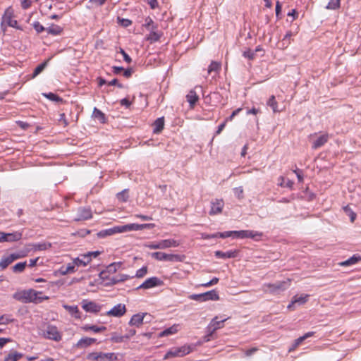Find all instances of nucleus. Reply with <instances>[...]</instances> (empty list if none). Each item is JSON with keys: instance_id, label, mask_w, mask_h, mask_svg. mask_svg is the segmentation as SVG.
Returning a JSON list of instances; mask_svg holds the SVG:
<instances>
[{"instance_id": "5fc2aeb1", "label": "nucleus", "mask_w": 361, "mask_h": 361, "mask_svg": "<svg viewBox=\"0 0 361 361\" xmlns=\"http://www.w3.org/2000/svg\"><path fill=\"white\" fill-rule=\"evenodd\" d=\"M32 26L34 27V29L35 30V31L37 32V33H41L44 31H46V29L42 25L40 24L39 22L38 21H35L33 23H32Z\"/></svg>"}, {"instance_id": "4c0bfd02", "label": "nucleus", "mask_w": 361, "mask_h": 361, "mask_svg": "<svg viewBox=\"0 0 361 361\" xmlns=\"http://www.w3.org/2000/svg\"><path fill=\"white\" fill-rule=\"evenodd\" d=\"M23 354L16 351H11L5 358L4 361H18L22 358Z\"/></svg>"}, {"instance_id": "2eb2a0df", "label": "nucleus", "mask_w": 361, "mask_h": 361, "mask_svg": "<svg viewBox=\"0 0 361 361\" xmlns=\"http://www.w3.org/2000/svg\"><path fill=\"white\" fill-rule=\"evenodd\" d=\"M126 312V307L124 304H117L114 306L109 311L106 312V315L109 317H121Z\"/></svg>"}, {"instance_id": "603ef678", "label": "nucleus", "mask_w": 361, "mask_h": 361, "mask_svg": "<svg viewBox=\"0 0 361 361\" xmlns=\"http://www.w3.org/2000/svg\"><path fill=\"white\" fill-rule=\"evenodd\" d=\"M14 320L15 319L8 314L1 315L0 317V325L8 324L9 323L13 322Z\"/></svg>"}, {"instance_id": "c756f323", "label": "nucleus", "mask_w": 361, "mask_h": 361, "mask_svg": "<svg viewBox=\"0 0 361 361\" xmlns=\"http://www.w3.org/2000/svg\"><path fill=\"white\" fill-rule=\"evenodd\" d=\"M153 126H154L153 132L154 133H160L163 130L164 126V117L158 118L157 119H156L155 121L154 122Z\"/></svg>"}, {"instance_id": "58836bf2", "label": "nucleus", "mask_w": 361, "mask_h": 361, "mask_svg": "<svg viewBox=\"0 0 361 361\" xmlns=\"http://www.w3.org/2000/svg\"><path fill=\"white\" fill-rule=\"evenodd\" d=\"M267 106H270L274 113L280 112L278 109V103L276 101V98L274 95H271L267 102Z\"/></svg>"}, {"instance_id": "a211bd4d", "label": "nucleus", "mask_w": 361, "mask_h": 361, "mask_svg": "<svg viewBox=\"0 0 361 361\" xmlns=\"http://www.w3.org/2000/svg\"><path fill=\"white\" fill-rule=\"evenodd\" d=\"M147 316V313H138L133 314L128 324L130 326H135L139 327L143 324L145 317Z\"/></svg>"}, {"instance_id": "9b49d317", "label": "nucleus", "mask_w": 361, "mask_h": 361, "mask_svg": "<svg viewBox=\"0 0 361 361\" xmlns=\"http://www.w3.org/2000/svg\"><path fill=\"white\" fill-rule=\"evenodd\" d=\"M122 262H113L106 267V269L99 273V277L103 281L109 279V274H114L121 267Z\"/></svg>"}, {"instance_id": "a878e982", "label": "nucleus", "mask_w": 361, "mask_h": 361, "mask_svg": "<svg viewBox=\"0 0 361 361\" xmlns=\"http://www.w3.org/2000/svg\"><path fill=\"white\" fill-rule=\"evenodd\" d=\"M46 32L49 35H51L53 36H57V35H60L62 33L63 28L58 25L51 24L50 26L47 27Z\"/></svg>"}, {"instance_id": "79ce46f5", "label": "nucleus", "mask_w": 361, "mask_h": 361, "mask_svg": "<svg viewBox=\"0 0 361 361\" xmlns=\"http://www.w3.org/2000/svg\"><path fill=\"white\" fill-rule=\"evenodd\" d=\"M26 266V262H18L12 267V271L14 273H22L24 271Z\"/></svg>"}, {"instance_id": "c03bdc74", "label": "nucleus", "mask_w": 361, "mask_h": 361, "mask_svg": "<svg viewBox=\"0 0 361 361\" xmlns=\"http://www.w3.org/2000/svg\"><path fill=\"white\" fill-rule=\"evenodd\" d=\"M234 232L235 231H225V232H218L214 234H212V238H228L230 236H233L234 238Z\"/></svg>"}, {"instance_id": "bb28decb", "label": "nucleus", "mask_w": 361, "mask_h": 361, "mask_svg": "<svg viewBox=\"0 0 361 361\" xmlns=\"http://www.w3.org/2000/svg\"><path fill=\"white\" fill-rule=\"evenodd\" d=\"M187 102L189 103L190 106L193 108L196 102L199 99V97L197 96L196 92L193 90H191L188 94L186 95Z\"/></svg>"}, {"instance_id": "338daca9", "label": "nucleus", "mask_w": 361, "mask_h": 361, "mask_svg": "<svg viewBox=\"0 0 361 361\" xmlns=\"http://www.w3.org/2000/svg\"><path fill=\"white\" fill-rule=\"evenodd\" d=\"M106 1V0H89V3L95 6H102L105 4Z\"/></svg>"}, {"instance_id": "052dcab7", "label": "nucleus", "mask_w": 361, "mask_h": 361, "mask_svg": "<svg viewBox=\"0 0 361 361\" xmlns=\"http://www.w3.org/2000/svg\"><path fill=\"white\" fill-rule=\"evenodd\" d=\"M243 56L245 58H247L249 59H253L255 58V52L251 49H247L243 53Z\"/></svg>"}, {"instance_id": "b1692460", "label": "nucleus", "mask_w": 361, "mask_h": 361, "mask_svg": "<svg viewBox=\"0 0 361 361\" xmlns=\"http://www.w3.org/2000/svg\"><path fill=\"white\" fill-rule=\"evenodd\" d=\"M96 341H97V340L95 338L84 337V338H80L78 341L76 346L79 348H85L87 346L91 345Z\"/></svg>"}, {"instance_id": "49530a36", "label": "nucleus", "mask_w": 361, "mask_h": 361, "mask_svg": "<svg viewBox=\"0 0 361 361\" xmlns=\"http://www.w3.org/2000/svg\"><path fill=\"white\" fill-rule=\"evenodd\" d=\"M47 65V61H44L38 65L34 70L32 78H35L39 73H41Z\"/></svg>"}, {"instance_id": "f3484780", "label": "nucleus", "mask_w": 361, "mask_h": 361, "mask_svg": "<svg viewBox=\"0 0 361 361\" xmlns=\"http://www.w3.org/2000/svg\"><path fill=\"white\" fill-rule=\"evenodd\" d=\"M4 239L3 243L8 242V243H13L19 241L22 239L23 237V233L22 231H14L13 233H5L4 232Z\"/></svg>"}, {"instance_id": "6e6552de", "label": "nucleus", "mask_w": 361, "mask_h": 361, "mask_svg": "<svg viewBox=\"0 0 361 361\" xmlns=\"http://www.w3.org/2000/svg\"><path fill=\"white\" fill-rule=\"evenodd\" d=\"M14 17V11L12 7L7 8L4 15L2 16L1 20L4 22L8 27H11L16 28L17 30H22V27L18 25V21L13 19Z\"/></svg>"}, {"instance_id": "ea45409f", "label": "nucleus", "mask_w": 361, "mask_h": 361, "mask_svg": "<svg viewBox=\"0 0 361 361\" xmlns=\"http://www.w3.org/2000/svg\"><path fill=\"white\" fill-rule=\"evenodd\" d=\"M144 26L149 31L152 30H157L158 27L157 25L154 22V20L150 17H147L145 18Z\"/></svg>"}, {"instance_id": "7ed1b4c3", "label": "nucleus", "mask_w": 361, "mask_h": 361, "mask_svg": "<svg viewBox=\"0 0 361 361\" xmlns=\"http://www.w3.org/2000/svg\"><path fill=\"white\" fill-rule=\"evenodd\" d=\"M42 335L44 338L54 341H60L62 338V335L58 328L49 324H45L43 326Z\"/></svg>"}, {"instance_id": "dca6fc26", "label": "nucleus", "mask_w": 361, "mask_h": 361, "mask_svg": "<svg viewBox=\"0 0 361 361\" xmlns=\"http://www.w3.org/2000/svg\"><path fill=\"white\" fill-rule=\"evenodd\" d=\"M224 207V202L222 199H216L211 202V209L209 215H216L221 214Z\"/></svg>"}, {"instance_id": "e433bc0d", "label": "nucleus", "mask_w": 361, "mask_h": 361, "mask_svg": "<svg viewBox=\"0 0 361 361\" xmlns=\"http://www.w3.org/2000/svg\"><path fill=\"white\" fill-rule=\"evenodd\" d=\"M313 332H307L302 336L299 337L298 338L295 340V342L293 345V347L289 349V351H291L292 350H294L295 348H297L303 341H305L306 338L311 337L313 336Z\"/></svg>"}, {"instance_id": "864d4df0", "label": "nucleus", "mask_w": 361, "mask_h": 361, "mask_svg": "<svg viewBox=\"0 0 361 361\" xmlns=\"http://www.w3.org/2000/svg\"><path fill=\"white\" fill-rule=\"evenodd\" d=\"M32 247L36 250H45L51 247V244L46 243H41L34 244L32 245Z\"/></svg>"}, {"instance_id": "6e6d98bb", "label": "nucleus", "mask_w": 361, "mask_h": 361, "mask_svg": "<svg viewBox=\"0 0 361 361\" xmlns=\"http://www.w3.org/2000/svg\"><path fill=\"white\" fill-rule=\"evenodd\" d=\"M117 197L122 202H126L128 199V195L127 190H124L117 194Z\"/></svg>"}, {"instance_id": "bf43d9fd", "label": "nucleus", "mask_w": 361, "mask_h": 361, "mask_svg": "<svg viewBox=\"0 0 361 361\" xmlns=\"http://www.w3.org/2000/svg\"><path fill=\"white\" fill-rule=\"evenodd\" d=\"M178 348L181 357L189 354L190 352V348L187 346H182Z\"/></svg>"}, {"instance_id": "09e8293b", "label": "nucleus", "mask_w": 361, "mask_h": 361, "mask_svg": "<svg viewBox=\"0 0 361 361\" xmlns=\"http://www.w3.org/2000/svg\"><path fill=\"white\" fill-rule=\"evenodd\" d=\"M110 340H111V341H112L114 343H122V342H124L125 341H126L125 335L121 336V335H118L116 333L112 334Z\"/></svg>"}, {"instance_id": "72a5a7b5", "label": "nucleus", "mask_w": 361, "mask_h": 361, "mask_svg": "<svg viewBox=\"0 0 361 361\" xmlns=\"http://www.w3.org/2000/svg\"><path fill=\"white\" fill-rule=\"evenodd\" d=\"M226 320V319H221V320H218V317H216L215 318H214L210 324H209V329H212V331H216V329H219L220 328H221L223 326V323Z\"/></svg>"}, {"instance_id": "c85d7f7f", "label": "nucleus", "mask_w": 361, "mask_h": 361, "mask_svg": "<svg viewBox=\"0 0 361 361\" xmlns=\"http://www.w3.org/2000/svg\"><path fill=\"white\" fill-rule=\"evenodd\" d=\"M63 307L75 318L80 319L81 317V313L77 306L64 305Z\"/></svg>"}, {"instance_id": "69168bd1", "label": "nucleus", "mask_w": 361, "mask_h": 361, "mask_svg": "<svg viewBox=\"0 0 361 361\" xmlns=\"http://www.w3.org/2000/svg\"><path fill=\"white\" fill-rule=\"evenodd\" d=\"M293 172L295 173L297 178H298V182L300 183H302L303 181V172L302 170L300 169H295L293 171Z\"/></svg>"}, {"instance_id": "4d7b16f0", "label": "nucleus", "mask_w": 361, "mask_h": 361, "mask_svg": "<svg viewBox=\"0 0 361 361\" xmlns=\"http://www.w3.org/2000/svg\"><path fill=\"white\" fill-rule=\"evenodd\" d=\"M147 267H142L136 271L135 277L142 278V277L145 276L147 274Z\"/></svg>"}, {"instance_id": "0eeeda50", "label": "nucleus", "mask_w": 361, "mask_h": 361, "mask_svg": "<svg viewBox=\"0 0 361 361\" xmlns=\"http://www.w3.org/2000/svg\"><path fill=\"white\" fill-rule=\"evenodd\" d=\"M189 298L200 302H205L208 300L216 301L219 300V295L216 290H212L203 293L190 295Z\"/></svg>"}, {"instance_id": "de8ad7c7", "label": "nucleus", "mask_w": 361, "mask_h": 361, "mask_svg": "<svg viewBox=\"0 0 361 361\" xmlns=\"http://www.w3.org/2000/svg\"><path fill=\"white\" fill-rule=\"evenodd\" d=\"M343 209L345 214L350 217V221L353 222L356 219V214L352 210L349 205L343 207Z\"/></svg>"}, {"instance_id": "f704fd0d", "label": "nucleus", "mask_w": 361, "mask_h": 361, "mask_svg": "<svg viewBox=\"0 0 361 361\" xmlns=\"http://www.w3.org/2000/svg\"><path fill=\"white\" fill-rule=\"evenodd\" d=\"M92 116L95 119H97L101 123H104L106 122L105 114L96 107L94 108Z\"/></svg>"}, {"instance_id": "4be33fe9", "label": "nucleus", "mask_w": 361, "mask_h": 361, "mask_svg": "<svg viewBox=\"0 0 361 361\" xmlns=\"http://www.w3.org/2000/svg\"><path fill=\"white\" fill-rule=\"evenodd\" d=\"M329 140V135L324 134L318 137L313 142L312 145V149H318L326 144Z\"/></svg>"}, {"instance_id": "423d86ee", "label": "nucleus", "mask_w": 361, "mask_h": 361, "mask_svg": "<svg viewBox=\"0 0 361 361\" xmlns=\"http://www.w3.org/2000/svg\"><path fill=\"white\" fill-rule=\"evenodd\" d=\"M87 359L90 361H113L117 360V356L114 353L92 352L87 355Z\"/></svg>"}, {"instance_id": "e2e57ef3", "label": "nucleus", "mask_w": 361, "mask_h": 361, "mask_svg": "<svg viewBox=\"0 0 361 361\" xmlns=\"http://www.w3.org/2000/svg\"><path fill=\"white\" fill-rule=\"evenodd\" d=\"M118 20L119 23H121V25H123L125 27H128L132 23V21L126 18H120L118 17Z\"/></svg>"}, {"instance_id": "774afa93", "label": "nucleus", "mask_w": 361, "mask_h": 361, "mask_svg": "<svg viewBox=\"0 0 361 361\" xmlns=\"http://www.w3.org/2000/svg\"><path fill=\"white\" fill-rule=\"evenodd\" d=\"M147 2L152 9H155L159 6L157 0H147Z\"/></svg>"}, {"instance_id": "aec40b11", "label": "nucleus", "mask_w": 361, "mask_h": 361, "mask_svg": "<svg viewBox=\"0 0 361 361\" xmlns=\"http://www.w3.org/2000/svg\"><path fill=\"white\" fill-rule=\"evenodd\" d=\"M92 258H90L88 255H83L79 257H76L73 259V262L75 267H85L89 263H90Z\"/></svg>"}, {"instance_id": "0e129e2a", "label": "nucleus", "mask_w": 361, "mask_h": 361, "mask_svg": "<svg viewBox=\"0 0 361 361\" xmlns=\"http://www.w3.org/2000/svg\"><path fill=\"white\" fill-rule=\"evenodd\" d=\"M219 282V278L214 277L212 280H210L209 282H207L205 283L202 284L204 287H209L213 285L216 284Z\"/></svg>"}, {"instance_id": "8fccbe9b", "label": "nucleus", "mask_w": 361, "mask_h": 361, "mask_svg": "<svg viewBox=\"0 0 361 361\" xmlns=\"http://www.w3.org/2000/svg\"><path fill=\"white\" fill-rule=\"evenodd\" d=\"M172 357H181L180 354L179 353L178 348H173V349L170 350L169 351H168L166 353L164 358L167 359V358Z\"/></svg>"}, {"instance_id": "680f3d73", "label": "nucleus", "mask_w": 361, "mask_h": 361, "mask_svg": "<svg viewBox=\"0 0 361 361\" xmlns=\"http://www.w3.org/2000/svg\"><path fill=\"white\" fill-rule=\"evenodd\" d=\"M119 52L123 55V60L127 62L128 63H131L132 59L130 57V56L122 48H120Z\"/></svg>"}, {"instance_id": "20e7f679", "label": "nucleus", "mask_w": 361, "mask_h": 361, "mask_svg": "<svg viewBox=\"0 0 361 361\" xmlns=\"http://www.w3.org/2000/svg\"><path fill=\"white\" fill-rule=\"evenodd\" d=\"M290 280L277 281L274 283H264L262 286V290L265 293L272 294L279 293L286 290L290 286Z\"/></svg>"}, {"instance_id": "1a4fd4ad", "label": "nucleus", "mask_w": 361, "mask_h": 361, "mask_svg": "<svg viewBox=\"0 0 361 361\" xmlns=\"http://www.w3.org/2000/svg\"><path fill=\"white\" fill-rule=\"evenodd\" d=\"M25 256L26 253L23 252L11 253L8 255H4L0 260V268L1 269H5L15 260L23 258Z\"/></svg>"}, {"instance_id": "ddd939ff", "label": "nucleus", "mask_w": 361, "mask_h": 361, "mask_svg": "<svg viewBox=\"0 0 361 361\" xmlns=\"http://www.w3.org/2000/svg\"><path fill=\"white\" fill-rule=\"evenodd\" d=\"M81 305L85 311L91 313H97L101 310L102 308L101 305L88 300H83L81 302Z\"/></svg>"}, {"instance_id": "13d9d810", "label": "nucleus", "mask_w": 361, "mask_h": 361, "mask_svg": "<svg viewBox=\"0 0 361 361\" xmlns=\"http://www.w3.org/2000/svg\"><path fill=\"white\" fill-rule=\"evenodd\" d=\"M233 191H234L235 195L238 199L240 200V199L243 198V187L240 186V187L235 188L233 189Z\"/></svg>"}, {"instance_id": "a19ab883", "label": "nucleus", "mask_w": 361, "mask_h": 361, "mask_svg": "<svg viewBox=\"0 0 361 361\" xmlns=\"http://www.w3.org/2000/svg\"><path fill=\"white\" fill-rule=\"evenodd\" d=\"M221 64L217 61H212L208 67L207 72L210 74L212 72L218 73L221 70Z\"/></svg>"}, {"instance_id": "3c124183", "label": "nucleus", "mask_w": 361, "mask_h": 361, "mask_svg": "<svg viewBox=\"0 0 361 361\" xmlns=\"http://www.w3.org/2000/svg\"><path fill=\"white\" fill-rule=\"evenodd\" d=\"M293 36V32L291 31H288L285 36L283 37L282 39V44L284 47H288L291 42V37Z\"/></svg>"}, {"instance_id": "393cba45", "label": "nucleus", "mask_w": 361, "mask_h": 361, "mask_svg": "<svg viewBox=\"0 0 361 361\" xmlns=\"http://www.w3.org/2000/svg\"><path fill=\"white\" fill-rule=\"evenodd\" d=\"M309 297H310V295L307 294H303L300 296H298V295L294 296L293 298L291 304L288 305V308H290V307L295 303H298L299 305L305 304L307 301Z\"/></svg>"}, {"instance_id": "4468645a", "label": "nucleus", "mask_w": 361, "mask_h": 361, "mask_svg": "<svg viewBox=\"0 0 361 361\" xmlns=\"http://www.w3.org/2000/svg\"><path fill=\"white\" fill-rule=\"evenodd\" d=\"M92 212L90 207H79L77 216L74 219L75 221H86L92 219Z\"/></svg>"}, {"instance_id": "a18cd8bd", "label": "nucleus", "mask_w": 361, "mask_h": 361, "mask_svg": "<svg viewBox=\"0 0 361 361\" xmlns=\"http://www.w3.org/2000/svg\"><path fill=\"white\" fill-rule=\"evenodd\" d=\"M42 94L44 97H45L46 98L49 99L51 101L56 102H61L63 101V99L61 97L52 92L43 93Z\"/></svg>"}, {"instance_id": "c9c22d12", "label": "nucleus", "mask_w": 361, "mask_h": 361, "mask_svg": "<svg viewBox=\"0 0 361 361\" xmlns=\"http://www.w3.org/2000/svg\"><path fill=\"white\" fill-rule=\"evenodd\" d=\"M82 329L85 331H92L94 333H99L101 331H104L106 329V326H98L96 325H89V324L85 325L82 327Z\"/></svg>"}, {"instance_id": "5701e85b", "label": "nucleus", "mask_w": 361, "mask_h": 361, "mask_svg": "<svg viewBox=\"0 0 361 361\" xmlns=\"http://www.w3.org/2000/svg\"><path fill=\"white\" fill-rule=\"evenodd\" d=\"M118 229H120L119 226H116L108 229L102 230L97 233V235L99 238H104L115 233H120V231H118Z\"/></svg>"}, {"instance_id": "9d476101", "label": "nucleus", "mask_w": 361, "mask_h": 361, "mask_svg": "<svg viewBox=\"0 0 361 361\" xmlns=\"http://www.w3.org/2000/svg\"><path fill=\"white\" fill-rule=\"evenodd\" d=\"M262 236V233L251 230L235 231L234 238H251L258 240Z\"/></svg>"}, {"instance_id": "412c9836", "label": "nucleus", "mask_w": 361, "mask_h": 361, "mask_svg": "<svg viewBox=\"0 0 361 361\" xmlns=\"http://www.w3.org/2000/svg\"><path fill=\"white\" fill-rule=\"evenodd\" d=\"M360 261H361V256L358 254H355L348 259L339 262L338 264L341 267H349L357 264Z\"/></svg>"}, {"instance_id": "f8f14e48", "label": "nucleus", "mask_w": 361, "mask_h": 361, "mask_svg": "<svg viewBox=\"0 0 361 361\" xmlns=\"http://www.w3.org/2000/svg\"><path fill=\"white\" fill-rule=\"evenodd\" d=\"M163 283V281L160 279L153 276L145 280L137 289H149L154 287L161 286Z\"/></svg>"}, {"instance_id": "f03ea898", "label": "nucleus", "mask_w": 361, "mask_h": 361, "mask_svg": "<svg viewBox=\"0 0 361 361\" xmlns=\"http://www.w3.org/2000/svg\"><path fill=\"white\" fill-rule=\"evenodd\" d=\"M180 245L178 240L174 239H164L157 242L146 243L144 246L151 250L166 249L169 247H176Z\"/></svg>"}, {"instance_id": "39448f33", "label": "nucleus", "mask_w": 361, "mask_h": 361, "mask_svg": "<svg viewBox=\"0 0 361 361\" xmlns=\"http://www.w3.org/2000/svg\"><path fill=\"white\" fill-rule=\"evenodd\" d=\"M151 257L158 261L166 262H183L185 259L184 255L177 254H166L161 252H154L151 254Z\"/></svg>"}, {"instance_id": "473e14b6", "label": "nucleus", "mask_w": 361, "mask_h": 361, "mask_svg": "<svg viewBox=\"0 0 361 361\" xmlns=\"http://www.w3.org/2000/svg\"><path fill=\"white\" fill-rule=\"evenodd\" d=\"M178 325L174 324L172 326L164 329L159 334V337H164L176 334L178 331Z\"/></svg>"}, {"instance_id": "7c9ffc66", "label": "nucleus", "mask_w": 361, "mask_h": 361, "mask_svg": "<svg viewBox=\"0 0 361 361\" xmlns=\"http://www.w3.org/2000/svg\"><path fill=\"white\" fill-rule=\"evenodd\" d=\"M75 271V265L73 262L72 263H68L66 267H61L60 269V272L62 275H66L69 273H74Z\"/></svg>"}, {"instance_id": "37998d69", "label": "nucleus", "mask_w": 361, "mask_h": 361, "mask_svg": "<svg viewBox=\"0 0 361 361\" xmlns=\"http://www.w3.org/2000/svg\"><path fill=\"white\" fill-rule=\"evenodd\" d=\"M341 7V0H329L326 8L328 10H336Z\"/></svg>"}, {"instance_id": "cd10ccee", "label": "nucleus", "mask_w": 361, "mask_h": 361, "mask_svg": "<svg viewBox=\"0 0 361 361\" xmlns=\"http://www.w3.org/2000/svg\"><path fill=\"white\" fill-rule=\"evenodd\" d=\"M119 228L120 229H118V231H120V233L140 230V224H129L126 225L119 226Z\"/></svg>"}, {"instance_id": "6ab92c4d", "label": "nucleus", "mask_w": 361, "mask_h": 361, "mask_svg": "<svg viewBox=\"0 0 361 361\" xmlns=\"http://www.w3.org/2000/svg\"><path fill=\"white\" fill-rule=\"evenodd\" d=\"M237 255H238L237 250H228L227 252H222L220 250H217L214 252L215 257L219 259L235 258L237 257Z\"/></svg>"}, {"instance_id": "2f4dec72", "label": "nucleus", "mask_w": 361, "mask_h": 361, "mask_svg": "<svg viewBox=\"0 0 361 361\" xmlns=\"http://www.w3.org/2000/svg\"><path fill=\"white\" fill-rule=\"evenodd\" d=\"M161 34L156 31V30H152L149 31V35L146 37V39L150 43L157 42L161 38Z\"/></svg>"}, {"instance_id": "f257e3e1", "label": "nucleus", "mask_w": 361, "mask_h": 361, "mask_svg": "<svg viewBox=\"0 0 361 361\" xmlns=\"http://www.w3.org/2000/svg\"><path fill=\"white\" fill-rule=\"evenodd\" d=\"M13 298L23 303L33 302L35 304L48 300L49 297L43 296L42 292L34 289L18 290L13 295Z\"/></svg>"}]
</instances>
